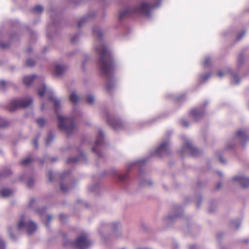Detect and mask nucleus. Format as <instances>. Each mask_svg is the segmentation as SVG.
<instances>
[{"label": "nucleus", "instance_id": "f257e3e1", "mask_svg": "<svg viewBox=\"0 0 249 249\" xmlns=\"http://www.w3.org/2000/svg\"><path fill=\"white\" fill-rule=\"evenodd\" d=\"M92 33L97 38L94 48L100 56L98 61L100 70L102 75L107 78V89L111 91L115 86V64L113 60L112 54L111 51L102 40V30L98 26H94L92 28Z\"/></svg>", "mask_w": 249, "mask_h": 249}, {"label": "nucleus", "instance_id": "f03ea898", "mask_svg": "<svg viewBox=\"0 0 249 249\" xmlns=\"http://www.w3.org/2000/svg\"><path fill=\"white\" fill-rule=\"evenodd\" d=\"M49 100L53 102L54 110L57 117L59 129L68 135H71L75 130L74 120L82 116V111L79 108L75 107L72 112L71 117L62 116L59 114V111L61 109L60 100L53 96L49 97Z\"/></svg>", "mask_w": 249, "mask_h": 249}, {"label": "nucleus", "instance_id": "7ed1b4c3", "mask_svg": "<svg viewBox=\"0 0 249 249\" xmlns=\"http://www.w3.org/2000/svg\"><path fill=\"white\" fill-rule=\"evenodd\" d=\"M155 4H149L142 2L138 6L134 9L127 8L120 12L119 18L120 20L129 17L133 14H140L147 18L151 16V12L154 8L160 6L161 0H153Z\"/></svg>", "mask_w": 249, "mask_h": 249}, {"label": "nucleus", "instance_id": "20e7f679", "mask_svg": "<svg viewBox=\"0 0 249 249\" xmlns=\"http://www.w3.org/2000/svg\"><path fill=\"white\" fill-rule=\"evenodd\" d=\"M181 139L184 143L179 151L180 155L182 157L189 154L193 157H196L200 154V150L193 146L192 142L185 135H181Z\"/></svg>", "mask_w": 249, "mask_h": 249}, {"label": "nucleus", "instance_id": "39448f33", "mask_svg": "<svg viewBox=\"0 0 249 249\" xmlns=\"http://www.w3.org/2000/svg\"><path fill=\"white\" fill-rule=\"evenodd\" d=\"M105 134L101 129H99L96 140L92 151L100 159L104 158L103 150L107 145V142L104 139Z\"/></svg>", "mask_w": 249, "mask_h": 249}, {"label": "nucleus", "instance_id": "423d86ee", "mask_svg": "<svg viewBox=\"0 0 249 249\" xmlns=\"http://www.w3.org/2000/svg\"><path fill=\"white\" fill-rule=\"evenodd\" d=\"M36 228V224L32 220L28 221L24 215H21L16 228L18 231H26L29 235H31Z\"/></svg>", "mask_w": 249, "mask_h": 249}, {"label": "nucleus", "instance_id": "0eeeda50", "mask_svg": "<svg viewBox=\"0 0 249 249\" xmlns=\"http://www.w3.org/2000/svg\"><path fill=\"white\" fill-rule=\"evenodd\" d=\"M70 244L71 246L75 247L77 249H87L91 245V243L86 234H83L78 237L74 241H68L65 243V246L67 247Z\"/></svg>", "mask_w": 249, "mask_h": 249}, {"label": "nucleus", "instance_id": "6e6552de", "mask_svg": "<svg viewBox=\"0 0 249 249\" xmlns=\"http://www.w3.org/2000/svg\"><path fill=\"white\" fill-rule=\"evenodd\" d=\"M47 13L50 15L52 22L47 26V36L49 39H52L53 36L56 34L58 24V22L53 17V15H56L57 12L53 8H51L47 10Z\"/></svg>", "mask_w": 249, "mask_h": 249}, {"label": "nucleus", "instance_id": "1a4fd4ad", "mask_svg": "<svg viewBox=\"0 0 249 249\" xmlns=\"http://www.w3.org/2000/svg\"><path fill=\"white\" fill-rule=\"evenodd\" d=\"M148 160L147 158H143L140 160L130 162L127 163L126 168L127 172L122 175H117L118 180L121 182H125L128 178V172L134 167L141 166Z\"/></svg>", "mask_w": 249, "mask_h": 249}, {"label": "nucleus", "instance_id": "9d476101", "mask_svg": "<svg viewBox=\"0 0 249 249\" xmlns=\"http://www.w3.org/2000/svg\"><path fill=\"white\" fill-rule=\"evenodd\" d=\"M32 103L33 99L31 97L13 100L10 103L8 109L10 111H14L18 107H27Z\"/></svg>", "mask_w": 249, "mask_h": 249}, {"label": "nucleus", "instance_id": "9b49d317", "mask_svg": "<svg viewBox=\"0 0 249 249\" xmlns=\"http://www.w3.org/2000/svg\"><path fill=\"white\" fill-rule=\"evenodd\" d=\"M170 143L169 140L163 141L155 150L151 152V156L160 157L169 155L170 154Z\"/></svg>", "mask_w": 249, "mask_h": 249}, {"label": "nucleus", "instance_id": "f8f14e48", "mask_svg": "<svg viewBox=\"0 0 249 249\" xmlns=\"http://www.w3.org/2000/svg\"><path fill=\"white\" fill-rule=\"evenodd\" d=\"M70 173V171H66L62 173L60 176V189L64 193L68 192L69 190L74 187V185L72 183L68 184V182L70 180L69 178Z\"/></svg>", "mask_w": 249, "mask_h": 249}, {"label": "nucleus", "instance_id": "ddd939ff", "mask_svg": "<svg viewBox=\"0 0 249 249\" xmlns=\"http://www.w3.org/2000/svg\"><path fill=\"white\" fill-rule=\"evenodd\" d=\"M208 104V101H205L202 106L193 108L190 112L191 117L196 121L201 119L205 113V107Z\"/></svg>", "mask_w": 249, "mask_h": 249}, {"label": "nucleus", "instance_id": "4468645a", "mask_svg": "<svg viewBox=\"0 0 249 249\" xmlns=\"http://www.w3.org/2000/svg\"><path fill=\"white\" fill-rule=\"evenodd\" d=\"M107 121L114 129L119 130L123 128L122 121L111 116L108 112L106 113Z\"/></svg>", "mask_w": 249, "mask_h": 249}, {"label": "nucleus", "instance_id": "2eb2a0df", "mask_svg": "<svg viewBox=\"0 0 249 249\" xmlns=\"http://www.w3.org/2000/svg\"><path fill=\"white\" fill-rule=\"evenodd\" d=\"M234 139L235 141L239 142L241 144L244 146L249 140V137L245 130L240 129L237 132Z\"/></svg>", "mask_w": 249, "mask_h": 249}, {"label": "nucleus", "instance_id": "dca6fc26", "mask_svg": "<svg viewBox=\"0 0 249 249\" xmlns=\"http://www.w3.org/2000/svg\"><path fill=\"white\" fill-rule=\"evenodd\" d=\"M139 181L141 186H151L153 184L152 181L147 179L144 172L142 169L139 171Z\"/></svg>", "mask_w": 249, "mask_h": 249}, {"label": "nucleus", "instance_id": "f3484780", "mask_svg": "<svg viewBox=\"0 0 249 249\" xmlns=\"http://www.w3.org/2000/svg\"><path fill=\"white\" fill-rule=\"evenodd\" d=\"M95 13L94 11H91L85 16L82 17L78 21V28H80L82 27L85 23L93 19L95 17Z\"/></svg>", "mask_w": 249, "mask_h": 249}, {"label": "nucleus", "instance_id": "a211bd4d", "mask_svg": "<svg viewBox=\"0 0 249 249\" xmlns=\"http://www.w3.org/2000/svg\"><path fill=\"white\" fill-rule=\"evenodd\" d=\"M232 180L237 182L243 188L249 186V178L243 176H235L232 178Z\"/></svg>", "mask_w": 249, "mask_h": 249}, {"label": "nucleus", "instance_id": "6ab92c4d", "mask_svg": "<svg viewBox=\"0 0 249 249\" xmlns=\"http://www.w3.org/2000/svg\"><path fill=\"white\" fill-rule=\"evenodd\" d=\"M38 204V201L35 199V198H31L30 199V202L28 204V206L29 208L31 209H35V212L38 213L40 215H42L46 211V207H42L40 209H36V207L37 206Z\"/></svg>", "mask_w": 249, "mask_h": 249}, {"label": "nucleus", "instance_id": "aec40b11", "mask_svg": "<svg viewBox=\"0 0 249 249\" xmlns=\"http://www.w3.org/2000/svg\"><path fill=\"white\" fill-rule=\"evenodd\" d=\"M43 79L42 77L37 76L35 74H33L24 76L23 81L25 85L28 86H30L35 79H36L38 81H41Z\"/></svg>", "mask_w": 249, "mask_h": 249}, {"label": "nucleus", "instance_id": "412c9836", "mask_svg": "<svg viewBox=\"0 0 249 249\" xmlns=\"http://www.w3.org/2000/svg\"><path fill=\"white\" fill-rule=\"evenodd\" d=\"M67 69V67L63 64H56L54 68V72L55 75L59 76L62 75L66 71Z\"/></svg>", "mask_w": 249, "mask_h": 249}, {"label": "nucleus", "instance_id": "4be33fe9", "mask_svg": "<svg viewBox=\"0 0 249 249\" xmlns=\"http://www.w3.org/2000/svg\"><path fill=\"white\" fill-rule=\"evenodd\" d=\"M86 160L87 159L85 155L81 152L78 157L69 158L67 160V162L75 163L79 160L86 161Z\"/></svg>", "mask_w": 249, "mask_h": 249}, {"label": "nucleus", "instance_id": "5701e85b", "mask_svg": "<svg viewBox=\"0 0 249 249\" xmlns=\"http://www.w3.org/2000/svg\"><path fill=\"white\" fill-rule=\"evenodd\" d=\"M229 71L231 74V81L232 85H238L240 82V78L239 77L238 72L236 71Z\"/></svg>", "mask_w": 249, "mask_h": 249}, {"label": "nucleus", "instance_id": "b1692460", "mask_svg": "<svg viewBox=\"0 0 249 249\" xmlns=\"http://www.w3.org/2000/svg\"><path fill=\"white\" fill-rule=\"evenodd\" d=\"M180 216V214L168 215L167 216L163 218V223L164 224L169 225L171 224L172 222H173L177 218L179 217Z\"/></svg>", "mask_w": 249, "mask_h": 249}, {"label": "nucleus", "instance_id": "393cba45", "mask_svg": "<svg viewBox=\"0 0 249 249\" xmlns=\"http://www.w3.org/2000/svg\"><path fill=\"white\" fill-rule=\"evenodd\" d=\"M80 97L76 93V91H73L69 96V100L74 104H76L79 101Z\"/></svg>", "mask_w": 249, "mask_h": 249}, {"label": "nucleus", "instance_id": "a878e982", "mask_svg": "<svg viewBox=\"0 0 249 249\" xmlns=\"http://www.w3.org/2000/svg\"><path fill=\"white\" fill-rule=\"evenodd\" d=\"M12 174V171L10 168L8 167L4 168L2 171L0 172V179L8 177Z\"/></svg>", "mask_w": 249, "mask_h": 249}, {"label": "nucleus", "instance_id": "bb28decb", "mask_svg": "<svg viewBox=\"0 0 249 249\" xmlns=\"http://www.w3.org/2000/svg\"><path fill=\"white\" fill-rule=\"evenodd\" d=\"M54 134L52 131L49 132L46 138V145L47 146L50 145L54 140Z\"/></svg>", "mask_w": 249, "mask_h": 249}, {"label": "nucleus", "instance_id": "cd10ccee", "mask_svg": "<svg viewBox=\"0 0 249 249\" xmlns=\"http://www.w3.org/2000/svg\"><path fill=\"white\" fill-rule=\"evenodd\" d=\"M46 87L43 82L40 84L39 87L37 88L38 94L40 97H43L46 92Z\"/></svg>", "mask_w": 249, "mask_h": 249}, {"label": "nucleus", "instance_id": "c85d7f7f", "mask_svg": "<svg viewBox=\"0 0 249 249\" xmlns=\"http://www.w3.org/2000/svg\"><path fill=\"white\" fill-rule=\"evenodd\" d=\"M212 75L211 72H207L200 74L199 80L201 82L205 83L211 77Z\"/></svg>", "mask_w": 249, "mask_h": 249}, {"label": "nucleus", "instance_id": "c756f323", "mask_svg": "<svg viewBox=\"0 0 249 249\" xmlns=\"http://www.w3.org/2000/svg\"><path fill=\"white\" fill-rule=\"evenodd\" d=\"M217 208V202L215 200L212 201L208 207V211L210 213H213Z\"/></svg>", "mask_w": 249, "mask_h": 249}, {"label": "nucleus", "instance_id": "7c9ffc66", "mask_svg": "<svg viewBox=\"0 0 249 249\" xmlns=\"http://www.w3.org/2000/svg\"><path fill=\"white\" fill-rule=\"evenodd\" d=\"M12 194V191L7 188H4L0 191V195L3 197L9 196Z\"/></svg>", "mask_w": 249, "mask_h": 249}, {"label": "nucleus", "instance_id": "2f4dec72", "mask_svg": "<svg viewBox=\"0 0 249 249\" xmlns=\"http://www.w3.org/2000/svg\"><path fill=\"white\" fill-rule=\"evenodd\" d=\"M202 66L204 68H207L211 66L212 64V60L209 56H207L201 63Z\"/></svg>", "mask_w": 249, "mask_h": 249}, {"label": "nucleus", "instance_id": "473e14b6", "mask_svg": "<svg viewBox=\"0 0 249 249\" xmlns=\"http://www.w3.org/2000/svg\"><path fill=\"white\" fill-rule=\"evenodd\" d=\"M86 100L89 104H90L91 105H93L94 104L95 101V97L92 94H89L87 96Z\"/></svg>", "mask_w": 249, "mask_h": 249}, {"label": "nucleus", "instance_id": "72a5a7b5", "mask_svg": "<svg viewBox=\"0 0 249 249\" xmlns=\"http://www.w3.org/2000/svg\"><path fill=\"white\" fill-rule=\"evenodd\" d=\"M196 228L192 225L190 221H187V225L186 227L184 228V231L186 232H190L192 230H194Z\"/></svg>", "mask_w": 249, "mask_h": 249}, {"label": "nucleus", "instance_id": "f704fd0d", "mask_svg": "<svg viewBox=\"0 0 249 249\" xmlns=\"http://www.w3.org/2000/svg\"><path fill=\"white\" fill-rule=\"evenodd\" d=\"M241 220L239 219H235L231 221V224L236 229H238L241 225Z\"/></svg>", "mask_w": 249, "mask_h": 249}, {"label": "nucleus", "instance_id": "c9c22d12", "mask_svg": "<svg viewBox=\"0 0 249 249\" xmlns=\"http://www.w3.org/2000/svg\"><path fill=\"white\" fill-rule=\"evenodd\" d=\"M32 159L31 158H26L20 161V164L23 166H28L32 161Z\"/></svg>", "mask_w": 249, "mask_h": 249}, {"label": "nucleus", "instance_id": "e433bc0d", "mask_svg": "<svg viewBox=\"0 0 249 249\" xmlns=\"http://www.w3.org/2000/svg\"><path fill=\"white\" fill-rule=\"evenodd\" d=\"M32 11L36 13H40L43 12V7L40 5H37L33 9Z\"/></svg>", "mask_w": 249, "mask_h": 249}, {"label": "nucleus", "instance_id": "4c0bfd02", "mask_svg": "<svg viewBox=\"0 0 249 249\" xmlns=\"http://www.w3.org/2000/svg\"><path fill=\"white\" fill-rule=\"evenodd\" d=\"M98 184L95 183L89 185L88 187V189L90 192H96L98 190Z\"/></svg>", "mask_w": 249, "mask_h": 249}, {"label": "nucleus", "instance_id": "58836bf2", "mask_svg": "<svg viewBox=\"0 0 249 249\" xmlns=\"http://www.w3.org/2000/svg\"><path fill=\"white\" fill-rule=\"evenodd\" d=\"M245 60V56L243 54H240L237 58V64L238 66L242 65Z\"/></svg>", "mask_w": 249, "mask_h": 249}, {"label": "nucleus", "instance_id": "ea45409f", "mask_svg": "<svg viewBox=\"0 0 249 249\" xmlns=\"http://www.w3.org/2000/svg\"><path fill=\"white\" fill-rule=\"evenodd\" d=\"M8 125V122L3 118L0 116V127H5Z\"/></svg>", "mask_w": 249, "mask_h": 249}, {"label": "nucleus", "instance_id": "a19ab883", "mask_svg": "<svg viewBox=\"0 0 249 249\" xmlns=\"http://www.w3.org/2000/svg\"><path fill=\"white\" fill-rule=\"evenodd\" d=\"M79 38V35L76 34L72 36L71 37V41L73 44H75L78 41Z\"/></svg>", "mask_w": 249, "mask_h": 249}, {"label": "nucleus", "instance_id": "79ce46f5", "mask_svg": "<svg viewBox=\"0 0 249 249\" xmlns=\"http://www.w3.org/2000/svg\"><path fill=\"white\" fill-rule=\"evenodd\" d=\"M36 122L40 127H43L46 123L45 120L42 118L36 119Z\"/></svg>", "mask_w": 249, "mask_h": 249}, {"label": "nucleus", "instance_id": "37998d69", "mask_svg": "<svg viewBox=\"0 0 249 249\" xmlns=\"http://www.w3.org/2000/svg\"><path fill=\"white\" fill-rule=\"evenodd\" d=\"M35 60L32 58H29L26 60V65L29 67L34 66L35 65Z\"/></svg>", "mask_w": 249, "mask_h": 249}, {"label": "nucleus", "instance_id": "c03bdc74", "mask_svg": "<svg viewBox=\"0 0 249 249\" xmlns=\"http://www.w3.org/2000/svg\"><path fill=\"white\" fill-rule=\"evenodd\" d=\"M47 176L50 181L52 182L53 180L54 175L52 171H48L47 173Z\"/></svg>", "mask_w": 249, "mask_h": 249}, {"label": "nucleus", "instance_id": "a18cd8bd", "mask_svg": "<svg viewBox=\"0 0 249 249\" xmlns=\"http://www.w3.org/2000/svg\"><path fill=\"white\" fill-rule=\"evenodd\" d=\"M183 95L181 94L179 96H176L173 94H171L168 95V97L171 99H175L176 101H179L181 100L183 97Z\"/></svg>", "mask_w": 249, "mask_h": 249}, {"label": "nucleus", "instance_id": "49530a36", "mask_svg": "<svg viewBox=\"0 0 249 249\" xmlns=\"http://www.w3.org/2000/svg\"><path fill=\"white\" fill-rule=\"evenodd\" d=\"M13 227H10L8 228V232L10 235V237L14 240H16L17 238L13 233Z\"/></svg>", "mask_w": 249, "mask_h": 249}, {"label": "nucleus", "instance_id": "de8ad7c7", "mask_svg": "<svg viewBox=\"0 0 249 249\" xmlns=\"http://www.w3.org/2000/svg\"><path fill=\"white\" fill-rule=\"evenodd\" d=\"M34 184V179L32 178H30L27 181V185L29 187H32Z\"/></svg>", "mask_w": 249, "mask_h": 249}, {"label": "nucleus", "instance_id": "09e8293b", "mask_svg": "<svg viewBox=\"0 0 249 249\" xmlns=\"http://www.w3.org/2000/svg\"><path fill=\"white\" fill-rule=\"evenodd\" d=\"M245 31H241L240 33H239L238 34L237 36V40L238 41L241 40L242 38V37L245 36Z\"/></svg>", "mask_w": 249, "mask_h": 249}, {"label": "nucleus", "instance_id": "8fccbe9b", "mask_svg": "<svg viewBox=\"0 0 249 249\" xmlns=\"http://www.w3.org/2000/svg\"><path fill=\"white\" fill-rule=\"evenodd\" d=\"M49 159H50L48 155H45L44 156V159H43V160H42V159H40V160H39V161H40V162L41 163V164H44V163L45 161H47V160H49Z\"/></svg>", "mask_w": 249, "mask_h": 249}, {"label": "nucleus", "instance_id": "3c124183", "mask_svg": "<svg viewBox=\"0 0 249 249\" xmlns=\"http://www.w3.org/2000/svg\"><path fill=\"white\" fill-rule=\"evenodd\" d=\"M6 245L5 242L0 238V249H5Z\"/></svg>", "mask_w": 249, "mask_h": 249}, {"label": "nucleus", "instance_id": "603ef678", "mask_svg": "<svg viewBox=\"0 0 249 249\" xmlns=\"http://www.w3.org/2000/svg\"><path fill=\"white\" fill-rule=\"evenodd\" d=\"M8 84H9V83L8 82H6L4 80H1L0 81V86L1 87V88L3 89V90H5V88L4 87V86L5 85H7Z\"/></svg>", "mask_w": 249, "mask_h": 249}, {"label": "nucleus", "instance_id": "864d4df0", "mask_svg": "<svg viewBox=\"0 0 249 249\" xmlns=\"http://www.w3.org/2000/svg\"><path fill=\"white\" fill-rule=\"evenodd\" d=\"M175 212L176 213H182L183 212L181 207L178 205L176 206Z\"/></svg>", "mask_w": 249, "mask_h": 249}, {"label": "nucleus", "instance_id": "5fc2aeb1", "mask_svg": "<svg viewBox=\"0 0 249 249\" xmlns=\"http://www.w3.org/2000/svg\"><path fill=\"white\" fill-rule=\"evenodd\" d=\"M10 45L9 43H0V47L2 49H5L8 48Z\"/></svg>", "mask_w": 249, "mask_h": 249}, {"label": "nucleus", "instance_id": "6e6d98bb", "mask_svg": "<svg viewBox=\"0 0 249 249\" xmlns=\"http://www.w3.org/2000/svg\"><path fill=\"white\" fill-rule=\"evenodd\" d=\"M33 145L35 148H38V137L35 138L33 141Z\"/></svg>", "mask_w": 249, "mask_h": 249}, {"label": "nucleus", "instance_id": "4d7b16f0", "mask_svg": "<svg viewBox=\"0 0 249 249\" xmlns=\"http://www.w3.org/2000/svg\"><path fill=\"white\" fill-rule=\"evenodd\" d=\"M47 222L46 223V225L47 227L49 226V223L52 220V216L51 215L48 214L47 215Z\"/></svg>", "mask_w": 249, "mask_h": 249}, {"label": "nucleus", "instance_id": "13d9d810", "mask_svg": "<svg viewBox=\"0 0 249 249\" xmlns=\"http://www.w3.org/2000/svg\"><path fill=\"white\" fill-rule=\"evenodd\" d=\"M182 124L183 125L186 127H187L189 126V123L188 121L183 120L182 121Z\"/></svg>", "mask_w": 249, "mask_h": 249}, {"label": "nucleus", "instance_id": "bf43d9fd", "mask_svg": "<svg viewBox=\"0 0 249 249\" xmlns=\"http://www.w3.org/2000/svg\"><path fill=\"white\" fill-rule=\"evenodd\" d=\"M189 249H198L197 246L195 244H191L189 246Z\"/></svg>", "mask_w": 249, "mask_h": 249}, {"label": "nucleus", "instance_id": "052dcab7", "mask_svg": "<svg viewBox=\"0 0 249 249\" xmlns=\"http://www.w3.org/2000/svg\"><path fill=\"white\" fill-rule=\"evenodd\" d=\"M59 217L62 221H64V220L66 219V216L63 213L60 214Z\"/></svg>", "mask_w": 249, "mask_h": 249}, {"label": "nucleus", "instance_id": "680f3d73", "mask_svg": "<svg viewBox=\"0 0 249 249\" xmlns=\"http://www.w3.org/2000/svg\"><path fill=\"white\" fill-rule=\"evenodd\" d=\"M226 74L225 73L222 72V71H219L218 73H217V75L218 76L220 77V78H222Z\"/></svg>", "mask_w": 249, "mask_h": 249}, {"label": "nucleus", "instance_id": "e2e57ef3", "mask_svg": "<svg viewBox=\"0 0 249 249\" xmlns=\"http://www.w3.org/2000/svg\"><path fill=\"white\" fill-rule=\"evenodd\" d=\"M218 159H219V161L222 163H226V161L222 158L221 155L220 154H219L218 155Z\"/></svg>", "mask_w": 249, "mask_h": 249}, {"label": "nucleus", "instance_id": "0e129e2a", "mask_svg": "<svg viewBox=\"0 0 249 249\" xmlns=\"http://www.w3.org/2000/svg\"><path fill=\"white\" fill-rule=\"evenodd\" d=\"M233 145H234V144L232 143L228 144L226 146V149H230L232 148L233 146Z\"/></svg>", "mask_w": 249, "mask_h": 249}, {"label": "nucleus", "instance_id": "69168bd1", "mask_svg": "<svg viewBox=\"0 0 249 249\" xmlns=\"http://www.w3.org/2000/svg\"><path fill=\"white\" fill-rule=\"evenodd\" d=\"M119 223L118 222H114L112 223V226L114 229H116V228L119 225Z\"/></svg>", "mask_w": 249, "mask_h": 249}, {"label": "nucleus", "instance_id": "338daca9", "mask_svg": "<svg viewBox=\"0 0 249 249\" xmlns=\"http://www.w3.org/2000/svg\"><path fill=\"white\" fill-rule=\"evenodd\" d=\"M50 160L52 162H55L58 160V158L57 157L52 158L50 159Z\"/></svg>", "mask_w": 249, "mask_h": 249}, {"label": "nucleus", "instance_id": "774afa93", "mask_svg": "<svg viewBox=\"0 0 249 249\" xmlns=\"http://www.w3.org/2000/svg\"><path fill=\"white\" fill-rule=\"evenodd\" d=\"M32 51V48H31V47L28 48L26 50V52H27L28 53H31Z\"/></svg>", "mask_w": 249, "mask_h": 249}]
</instances>
